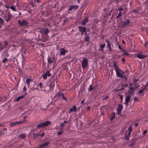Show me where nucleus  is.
Returning <instances> with one entry per match:
<instances>
[{
  "label": "nucleus",
  "instance_id": "9",
  "mask_svg": "<svg viewBox=\"0 0 148 148\" xmlns=\"http://www.w3.org/2000/svg\"><path fill=\"white\" fill-rule=\"evenodd\" d=\"M24 122V121H16L15 122H12L10 123V126L12 127H14L17 125H18L19 124L22 123H23Z\"/></svg>",
  "mask_w": 148,
  "mask_h": 148
},
{
  "label": "nucleus",
  "instance_id": "59",
  "mask_svg": "<svg viewBox=\"0 0 148 148\" xmlns=\"http://www.w3.org/2000/svg\"><path fill=\"white\" fill-rule=\"evenodd\" d=\"M119 96L120 97V99H121V100L122 101L123 99V96L122 95H119Z\"/></svg>",
  "mask_w": 148,
  "mask_h": 148
},
{
  "label": "nucleus",
  "instance_id": "39",
  "mask_svg": "<svg viewBox=\"0 0 148 148\" xmlns=\"http://www.w3.org/2000/svg\"><path fill=\"white\" fill-rule=\"evenodd\" d=\"M8 59L7 58H4L2 61V62L3 63H5V62L8 60Z\"/></svg>",
  "mask_w": 148,
  "mask_h": 148
},
{
  "label": "nucleus",
  "instance_id": "58",
  "mask_svg": "<svg viewBox=\"0 0 148 148\" xmlns=\"http://www.w3.org/2000/svg\"><path fill=\"white\" fill-rule=\"evenodd\" d=\"M35 2H37L38 3H39L40 2V0H34Z\"/></svg>",
  "mask_w": 148,
  "mask_h": 148
},
{
  "label": "nucleus",
  "instance_id": "2",
  "mask_svg": "<svg viewBox=\"0 0 148 148\" xmlns=\"http://www.w3.org/2000/svg\"><path fill=\"white\" fill-rule=\"evenodd\" d=\"M54 97L58 100L60 97H62V99L63 100L66 101L67 99L64 96V93L61 92H59L56 93L54 96Z\"/></svg>",
  "mask_w": 148,
  "mask_h": 148
},
{
  "label": "nucleus",
  "instance_id": "45",
  "mask_svg": "<svg viewBox=\"0 0 148 148\" xmlns=\"http://www.w3.org/2000/svg\"><path fill=\"white\" fill-rule=\"evenodd\" d=\"M125 87H124V86H123V85H122V88L120 90H125Z\"/></svg>",
  "mask_w": 148,
  "mask_h": 148
},
{
  "label": "nucleus",
  "instance_id": "18",
  "mask_svg": "<svg viewBox=\"0 0 148 148\" xmlns=\"http://www.w3.org/2000/svg\"><path fill=\"white\" fill-rule=\"evenodd\" d=\"M77 110V107L75 106H73L71 108H70L69 111V113H71L73 112H76Z\"/></svg>",
  "mask_w": 148,
  "mask_h": 148
},
{
  "label": "nucleus",
  "instance_id": "17",
  "mask_svg": "<svg viewBox=\"0 0 148 148\" xmlns=\"http://www.w3.org/2000/svg\"><path fill=\"white\" fill-rule=\"evenodd\" d=\"M137 57L139 59H142L147 57L146 55H143L142 54L138 53L136 55Z\"/></svg>",
  "mask_w": 148,
  "mask_h": 148
},
{
  "label": "nucleus",
  "instance_id": "31",
  "mask_svg": "<svg viewBox=\"0 0 148 148\" xmlns=\"http://www.w3.org/2000/svg\"><path fill=\"white\" fill-rule=\"evenodd\" d=\"M10 8L13 11H16V10L15 9V8L13 6L11 5L10 7Z\"/></svg>",
  "mask_w": 148,
  "mask_h": 148
},
{
  "label": "nucleus",
  "instance_id": "20",
  "mask_svg": "<svg viewBox=\"0 0 148 148\" xmlns=\"http://www.w3.org/2000/svg\"><path fill=\"white\" fill-rule=\"evenodd\" d=\"M40 32L42 33H43L46 34H47L48 32V29L47 28L43 29L40 31Z\"/></svg>",
  "mask_w": 148,
  "mask_h": 148
},
{
  "label": "nucleus",
  "instance_id": "28",
  "mask_svg": "<svg viewBox=\"0 0 148 148\" xmlns=\"http://www.w3.org/2000/svg\"><path fill=\"white\" fill-rule=\"evenodd\" d=\"M115 113V112H112L111 115V117L110 118V120L112 121L114 118Z\"/></svg>",
  "mask_w": 148,
  "mask_h": 148
},
{
  "label": "nucleus",
  "instance_id": "33",
  "mask_svg": "<svg viewBox=\"0 0 148 148\" xmlns=\"http://www.w3.org/2000/svg\"><path fill=\"white\" fill-rule=\"evenodd\" d=\"M33 134L34 135L33 137L34 138H36L37 137L39 136V134L34 133V134Z\"/></svg>",
  "mask_w": 148,
  "mask_h": 148
},
{
  "label": "nucleus",
  "instance_id": "10",
  "mask_svg": "<svg viewBox=\"0 0 148 148\" xmlns=\"http://www.w3.org/2000/svg\"><path fill=\"white\" fill-rule=\"evenodd\" d=\"M12 16H13L11 14L9 13H8V14H6L4 18L7 22H8L10 20Z\"/></svg>",
  "mask_w": 148,
  "mask_h": 148
},
{
  "label": "nucleus",
  "instance_id": "49",
  "mask_svg": "<svg viewBox=\"0 0 148 148\" xmlns=\"http://www.w3.org/2000/svg\"><path fill=\"white\" fill-rule=\"evenodd\" d=\"M26 88L25 86H24L23 88V91H25L26 90Z\"/></svg>",
  "mask_w": 148,
  "mask_h": 148
},
{
  "label": "nucleus",
  "instance_id": "8",
  "mask_svg": "<svg viewBox=\"0 0 148 148\" xmlns=\"http://www.w3.org/2000/svg\"><path fill=\"white\" fill-rule=\"evenodd\" d=\"M122 27H128L129 25L131 23V22L130 20L127 19L125 21L122 22Z\"/></svg>",
  "mask_w": 148,
  "mask_h": 148
},
{
  "label": "nucleus",
  "instance_id": "50",
  "mask_svg": "<svg viewBox=\"0 0 148 148\" xmlns=\"http://www.w3.org/2000/svg\"><path fill=\"white\" fill-rule=\"evenodd\" d=\"M118 48L120 49V50H121V51H122V49H123L121 47V46L120 45H118Z\"/></svg>",
  "mask_w": 148,
  "mask_h": 148
},
{
  "label": "nucleus",
  "instance_id": "54",
  "mask_svg": "<svg viewBox=\"0 0 148 148\" xmlns=\"http://www.w3.org/2000/svg\"><path fill=\"white\" fill-rule=\"evenodd\" d=\"M123 78H125V79L126 80L127 79V77H126L124 75H122V77Z\"/></svg>",
  "mask_w": 148,
  "mask_h": 148
},
{
  "label": "nucleus",
  "instance_id": "11",
  "mask_svg": "<svg viewBox=\"0 0 148 148\" xmlns=\"http://www.w3.org/2000/svg\"><path fill=\"white\" fill-rule=\"evenodd\" d=\"M105 41L107 44V47L108 48L109 50L110 51H111L112 49L110 41L108 40L107 39H106Z\"/></svg>",
  "mask_w": 148,
  "mask_h": 148
},
{
  "label": "nucleus",
  "instance_id": "32",
  "mask_svg": "<svg viewBox=\"0 0 148 148\" xmlns=\"http://www.w3.org/2000/svg\"><path fill=\"white\" fill-rule=\"evenodd\" d=\"M121 51L124 52L123 54H125V55H128V52L125 51L124 49H122V50Z\"/></svg>",
  "mask_w": 148,
  "mask_h": 148
},
{
  "label": "nucleus",
  "instance_id": "41",
  "mask_svg": "<svg viewBox=\"0 0 148 148\" xmlns=\"http://www.w3.org/2000/svg\"><path fill=\"white\" fill-rule=\"evenodd\" d=\"M123 10V8L122 7H120V8H119L118 9V11H119L120 12H121V11Z\"/></svg>",
  "mask_w": 148,
  "mask_h": 148
},
{
  "label": "nucleus",
  "instance_id": "37",
  "mask_svg": "<svg viewBox=\"0 0 148 148\" xmlns=\"http://www.w3.org/2000/svg\"><path fill=\"white\" fill-rule=\"evenodd\" d=\"M128 130L129 132H131L132 131V127L130 125L128 128Z\"/></svg>",
  "mask_w": 148,
  "mask_h": 148
},
{
  "label": "nucleus",
  "instance_id": "51",
  "mask_svg": "<svg viewBox=\"0 0 148 148\" xmlns=\"http://www.w3.org/2000/svg\"><path fill=\"white\" fill-rule=\"evenodd\" d=\"M123 86H124V87H125V88L126 87H127L128 86V84H123Z\"/></svg>",
  "mask_w": 148,
  "mask_h": 148
},
{
  "label": "nucleus",
  "instance_id": "46",
  "mask_svg": "<svg viewBox=\"0 0 148 148\" xmlns=\"http://www.w3.org/2000/svg\"><path fill=\"white\" fill-rule=\"evenodd\" d=\"M64 123H61V130H62L63 128V127L64 126Z\"/></svg>",
  "mask_w": 148,
  "mask_h": 148
},
{
  "label": "nucleus",
  "instance_id": "34",
  "mask_svg": "<svg viewBox=\"0 0 148 148\" xmlns=\"http://www.w3.org/2000/svg\"><path fill=\"white\" fill-rule=\"evenodd\" d=\"M125 140H129L130 139V137L128 135H126V134H125Z\"/></svg>",
  "mask_w": 148,
  "mask_h": 148
},
{
  "label": "nucleus",
  "instance_id": "52",
  "mask_svg": "<svg viewBox=\"0 0 148 148\" xmlns=\"http://www.w3.org/2000/svg\"><path fill=\"white\" fill-rule=\"evenodd\" d=\"M119 71H120L121 73H122V74L123 75V74H124L125 73V72L123 71L120 70H119Z\"/></svg>",
  "mask_w": 148,
  "mask_h": 148
},
{
  "label": "nucleus",
  "instance_id": "48",
  "mask_svg": "<svg viewBox=\"0 0 148 148\" xmlns=\"http://www.w3.org/2000/svg\"><path fill=\"white\" fill-rule=\"evenodd\" d=\"M143 90L142 89H141V90H139L138 93L139 94L142 93H143Z\"/></svg>",
  "mask_w": 148,
  "mask_h": 148
},
{
  "label": "nucleus",
  "instance_id": "61",
  "mask_svg": "<svg viewBox=\"0 0 148 148\" xmlns=\"http://www.w3.org/2000/svg\"><path fill=\"white\" fill-rule=\"evenodd\" d=\"M134 100L135 101H137L138 100V99L136 97H134Z\"/></svg>",
  "mask_w": 148,
  "mask_h": 148
},
{
  "label": "nucleus",
  "instance_id": "29",
  "mask_svg": "<svg viewBox=\"0 0 148 148\" xmlns=\"http://www.w3.org/2000/svg\"><path fill=\"white\" fill-rule=\"evenodd\" d=\"M139 80V79H134V80H133V82H134V86H135L136 85V82L138 81Z\"/></svg>",
  "mask_w": 148,
  "mask_h": 148
},
{
  "label": "nucleus",
  "instance_id": "5",
  "mask_svg": "<svg viewBox=\"0 0 148 148\" xmlns=\"http://www.w3.org/2000/svg\"><path fill=\"white\" fill-rule=\"evenodd\" d=\"M18 23L19 26H21L27 27L28 24V22L25 20H23L22 21H21L20 20H18Z\"/></svg>",
  "mask_w": 148,
  "mask_h": 148
},
{
  "label": "nucleus",
  "instance_id": "14",
  "mask_svg": "<svg viewBox=\"0 0 148 148\" xmlns=\"http://www.w3.org/2000/svg\"><path fill=\"white\" fill-rule=\"evenodd\" d=\"M60 56H64L66 52H67V50H65L64 48H61L60 50Z\"/></svg>",
  "mask_w": 148,
  "mask_h": 148
},
{
  "label": "nucleus",
  "instance_id": "13",
  "mask_svg": "<svg viewBox=\"0 0 148 148\" xmlns=\"http://www.w3.org/2000/svg\"><path fill=\"white\" fill-rule=\"evenodd\" d=\"M135 88L134 87H130L129 88V90H128V92L130 96H132L134 93V91L135 90Z\"/></svg>",
  "mask_w": 148,
  "mask_h": 148
},
{
  "label": "nucleus",
  "instance_id": "63",
  "mask_svg": "<svg viewBox=\"0 0 148 148\" xmlns=\"http://www.w3.org/2000/svg\"><path fill=\"white\" fill-rule=\"evenodd\" d=\"M145 86L147 87H148V82H147L146 84L145 85Z\"/></svg>",
  "mask_w": 148,
  "mask_h": 148
},
{
  "label": "nucleus",
  "instance_id": "19",
  "mask_svg": "<svg viewBox=\"0 0 148 148\" xmlns=\"http://www.w3.org/2000/svg\"><path fill=\"white\" fill-rule=\"evenodd\" d=\"M88 22V18L87 17L84 19L82 21L81 23V25H85L86 23Z\"/></svg>",
  "mask_w": 148,
  "mask_h": 148
},
{
  "label": "nucleus",
  "instance_id": "40",
  "mask_svg": "<svg viewBox=\"0 0 148 148\" xmlns=\"http://www.w3.org/2000/svg\"><path fill=\"white\" fill-rule=\"evenodd\" d=\"M39 85L40 88H43V84L42 82H40Z\"/></svg>",
  "mask_w": 148,
  "mask_h": 148
},
{
  "label": "nucleus",
  "instance_id": "62",
  "mask_svg": "<svg viewBox=\"0 0 148 148\" xmlns=\"http://www.w3.org/2000/svg\"><path fill=\"white\" fill-rule=\"evenodd\" d=\"M147 87H146L145 86L142 89L143 91H144L146 89V90H147V89L146 88Z\"/></svg>",
  "mask_w": 148,
  "mask_h": 148
},
{
  "label": "nucleus",
  "instance_id": "4",
  "mask_svg": "<svg viewBox=\"0 0 148 148\" xmlns=\"http://www.w3.org/2000/svg\"><path fill=\"white\" fill-rule=\"evenodd\" d=\"M88 60L87 59L85 58H83L82 63V67L83 69L87 68L88 65Z\"/></svg>",
  "mask_w": 148,
  "mask_h": 148
},
{
  "label": "nucleus",
  "instance_id": "27",
  "mask_svg": "<svg viewBox=\"0 0 148 148\" xmlns=\"http://www.w3.org/2000/svg\"><path fill=\"white\" fill-rule=\"evenodd\" d=\"M123 109V106L121 104H120L119 105L118 107L117 108V110H120V111H121Z\"/></svg>",
  "mask_w": 148,
  "mask_h": 148
},
{
  "label": "nucleus",
  "instance_id": "57",
  "mask_svg": "<svg viewBox=\"0 0 148 148\" xmlns=\"http://www.w3.org/2000/svg\"><path fill=\"white\" fill-rule=\"evenodd\" d=\"M43 147V146H42V145L41 144V145H39V147H38L37 148H42Z\"/></svg>",
  "mask_w": 148,
  "mask_h": 148
},
{
  "label": "nucleus",
  "instance_id": "35",
  "mask_svg": "<svg viewBox=\"0 0 148 148\" xmlns=\"http://www.w3.org/2000/svg\"><path fill=\"white\" fill-rule=\"evenodd\" d=\"M121 16H122L121 12H119V13L118 16H116V18H118L119 17Z\"/></svg>",
  "mask_w": 148,
  "mask_h": 148
},
{
  "label": "nucleus",
  "instance_id": "56",
  "mask_svg": "<svg viewBox=\"0 0 148 148\" xmlns=\"http://www.w3.org/2000/svg\"><path fill=\"white\" fill-rule=\"evenodd\" d=\"M147 130H144V132H143V134H145L147 133Z\"/></svg>",
  "mask_w": 148,
  "mask_h": 148
},
{
  "label": "nucleus",
  "instance_id": "26",
  "mask_svg": "<svg viewBox=\"0 0 148 148\" xmlns=\"http://www.w3.org/2000/svg\"><path fill=\"white\" fill-rule=\"evenodd\" d=\"M19 138L22 139H24L25 137V135L24 134H22L18 135Z\"/></svg>",
  "mask_w": 148,
  "mask_h": 148
},
{
  "label": "nucleus",
  "instance_id": "25",
  "mask_svg": "<svg viewBox=\"0 0 148 148\" xmlns=\"http://www.w3.org/2000/svg\"><path fill=\"white\" fill-rule=\"evenodd\" d=\"M25 95H21L18 97L16 99V101H19L20 100L23 98Z\"/></svg>",
  "mask_w": 148,
  "mask_h": 148
},
{
  "label": "nucleus",
  "instance_id": "22",
  "mask_svg": "<svg viewBox=\"0 0 148 148\" xmlns=\"http://www.w3.org/2000/svg\"><path fill=\"white\" fill-rule=\"evenodd\" d=\"M95 88V87H93L92 86V84H91L90 85L89 88L88 90L89 92H90L92 90Z\"/></svg>",
  "mask_w": 148,
  "mask_h": 148
},
{
  "label": "nucleus",
  "instance_id": "3",
  "mask_svg": "<svg viewBox=\"0 0 148 148\" xmlns=\"http://www.w3.org/2000/svg\"><path fill=\"white\" fill-rule=\"evenodd\" d=\"M51 124V123L49 121H46L45 123H42L38 124L37 127L38 128H44L47 127Z\"/></svg>",
  "mask_w": 148,
  "mask_h": 148
},
{
  "label": "nucleus",
  "instance_id": "7",
  "mask_svg": "<svg viewBox=\"0 0 148 148\" xmlns=\"http://www.w3.org/2000/svg\"><path fill=\"white\" fill-rule=\"evenodd\" d=\"M51 75V74L50 73L49 71H47L44 74H42L43 79L46 80L47 79V77H50Z\"/></svg>",
  "mask_w": 148,
  "mask_h": 148
},
{
  "label": "nucleus",
  "instance_id": "55",
  "mask_svg": "<svg viewBox=\"0 0 148 148\" xmlns=\"http://www.w3.org/2000/svg\"><path fill=\"white\" fill-rule=\"evenodd\" d=\"M44 134H45V133L44 132H43V133L42 134H39V136H42V137H43V136H44Z\"/></svg>",
  "mask_w": 148,
  "mask_h": 148
},
{
  "label": "nucleus",
  "instance_id": "24",
  "mask_svg": "<svg viewBox=\"0 0 148 148\" xmlns=\"http://www.w3.org/2000/svg\"><path fill=\"white\" fill-rule=\"evenodd\" d=\"M106 46V44L104 43L103 44H100V50L101 51H103V49Z\"/></svg>",
  "mask_w": 148,
  "mask_h": 148
},
{
  "label": "nucleus",
  "instance_id": "38",
  "mask_svg": "<svg viewBox=\"0 0 148 148\" xmlns=\"http://www.w3.org/2000/svg\"><path fill=\"white\" fill-rule=\"evenodd\" d=\"M63 133V131H61L60 132H57V134L58 136H60Z\"/></svg>",
  "mask_w": 148,
  "mask_h": 148
},
{
  "label": "nucleus",
  "instance_id": "16",
  "mask_svg": "<svg viewBox=\"0 0 148 148\" xmlns=\"http://www.w3.org/2000/svg\"><path fill=\"white\" fill-rule=\"evenodd\" d=\"M55 58L52 57H49L47 58V63L48 64H51L53 63Z\"/></svg>",
  "mask_w": 148,
  "mask_h": 148
},
{
  "label": "nucleus",
  "instance_id": "15",
  "mask_svg": "<svg viewBox=\"0 0 148 148\" xmlns=\"http://www.w3.org/2000/svg\"><path fill=\"white\" fill-rule=\"evenodd\" d=\"M78 8V6L77 5H70L69 6V8L68 10L69 11H71L73 9L74 10H76Z\"/></svg>",
  "mask_w": 148,
  "mask_h": 148
},
{
  "label": "nucleus",
  "instance_id": "44",
  "mask_svg": "<svg viewBox=\"0 0 148 148\" xmlns=\"http://www.w3.org/2000/svg\"><path fill=\"white\" fill-rule=\"evenodd\" d=\"M116 113L118 115L120 114H121V111H120L119 110H117V112Z\"/></svg>",
  "mask_w": 148,
  "mask_h": 148
},
{
  "label": "nucleus",
  "instance_id": "12",
  "mask_svg": "<svg viewBox=\"0 0 148 148\" xmlns=\"http://www.w3.org/2000/svg\"><path fill=\"white\" fill-rule=\"evenodd\" d=\"M131 97V96L130 95H127L125 97V103L124 104L126 105V106H128V103L129 102L130 99V98Z\"/></svg>",
  "mask_w": 148,
  "mask_h": 148
},
{
  "label": "nucleus",
  "instance_id": "43",
  "mask_svg": "<svg viewBox=\"0 0 148 148\" xmlns=\"http://www.w3.org/2000/svg\"><path fill=\"white\" fill-rule=\"evenodd\" d=\"M3 21L2 18L0 17V23L1 24L3 23Z\"/></svg>",
  "mask_w": 148,
  "mask_h": 148
},
{
  "label": "nucleus",
  "instance_id": "53",
  "mask_svg": "<svg viewBox=\"0 0 148 148\" xmlns=\"http://www.w3.org/2000/svg\"><path fill=\"white\" fill-rule=\"evenodd\" d=\"M85 100V99H84L82 101L81 103V104L84 105V102Z\"/></svg>",
  "mask_w": 148,
  "mask_h": 148
},
{
  "label": "nucleus",
  "instance_id": "6",
  "mask_svg": "<svg viewBox=\"0 0 148 148\" xmlns=\"http://www.w3.org/2000/svg\"><path fill=\"white\" fill-rule=\"evenodd\" d=\"M78 28L79 29V31L81 32V35L82 36L84 34V33L86 32L87 28L85 27H82L79 26Z\"/></svg>",
  "mask_w": 148,
  "mask_h": 148
},
{
  "label": "nucleus",
  "instance_id": "47",
  "mask_svg": "<svg viewBox=\"0 0 148 148\" xmlns=\"http://www.w3.org/2000/svg\"><path fill=\"white\" fill-rule=\"evenodd\" d=\"M69 21V19H68V18H66V19H65V20H64V23H63V24H65V22H67V21Z\"/></svg>",
  "mask_w": 148,
  "mask_h": 148
},
{
  "label": "nucleus",
  "instance_id": "1",
  "mask_svg": "<svg viewBox=\"0 0 148 148\" xmlns=\"http://www.w3.org/2000/svg\"><path fill=\"white\" fill-rule=\"evenodd\" d=\"M113 66L115 69L116 76L118 77H122V74L121 73L120 71H119L120 69L116 65V62H114L113 63Z\"/></svg>",
  "mask_w": 148,
  "mask_h": 148
},
{
  "label": "nucleus",
  "instance_id": "64",
  "mask_svg": "<svg viewBox=\"0 0 148 148\" xmlns=\"http://www.w3.org/2000/svg\"><path fill=\"white\" fill-rule=\"evenodd\" d=\"M134 143H132L130 144V145L131 146H134Z\"/></svg>",
  "mask_w": 148,
  "mask_h": 148
},
{
  "label": "nucleus",
  "instance_id": "60",
  "mask_svg": "<svg viewBox=\"0 0 148 148\" xmlns=\"http://www.w3.org/2000/svg\"><path fill=\"white\" fill-rule=\"evenodd\" d=\"M125 59L124 58H123L122 59V62H123L124 63V62H125Z\"/></svg>",
  "mask_w": 148,
  "mask_h": 148
},
{
  "label": "nucleus",
  "instance_id": "36",
  "mask_svg": "<svg viewBox=\"0 0 148 148\" xmlns=\"http://www.w3.org/2000/svg\"><path fill=\"white\" fill-rule=\"evenodd\" d=\"M132 11L135 14H137L138 13V12L137 10H133Z\"/></svg>",
  "mask_w": 148,
  "mask_h": 148
},
{
  "label": "nucleus",
  "instance_id": "23",
  "mask_svg": "<svg viewBox=\"0 0 148 148\" xmlns=\"http://www.w3.org/2000/svg\"><path fill=\"white\" fill-rule=\"evenodd\" d=\"M90 38V37L89 36V34H88L87 35H85V37L84 40L85 42H88Z\"/></svg>",
  "mask_w": 148,
  "mask_h": 148
},
{
  "label": "nucleus",
  "instance_id": "30",
  "mask_svg": "<svg viewBox=\"0 0 148 148\" xmlns=\"http://www.w3.org/2000/svg\"><path fill=\"white\" fill-rule=\"evenodd\" d=\"M49 144V142H47L45 143L44 144H42V146H43V147H45L48 145Z\"/></svg>",
  "mask_w": 148,
  "mask_h": 148
},
{
  "label": "nucleus",
  "instance_id": "21",
  "mask_svg": "<svg viewBox=\"0 0 148 148\" xmlns=\"http://www.w3.org/2000/svg\"><path fill=\"white\" fill-rule=\"evenodd\" d=\"M33 80L31 79L27 78L26 80V82L27 84V86H29L30 85V82H32Z\"/></svg>",
  "mask_w": 148,
  "mask_h": 148
},
{
  "label": "nucleus",
  "instance_id": "42",
  "mask_svg": "<svg viewBox=\"0 0 148 148\" xmlns=\"http://www.w3.org/2000/svg\"><path fill=\"white\" fill-rule=\"evenodd\" d=\"M108 98H109V96H106V97H105L103 98L102 99V100H106L107 99H108Z\"/></svg>",
  "mask_w": 148,
  "mask_h": 148
}]
</instances>
